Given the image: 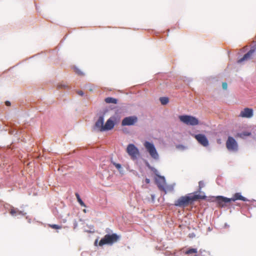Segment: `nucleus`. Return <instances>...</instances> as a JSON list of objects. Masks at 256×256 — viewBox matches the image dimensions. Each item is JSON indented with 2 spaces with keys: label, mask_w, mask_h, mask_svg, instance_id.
Instances as JSON below:
<instances>
[{
  "label": "nucleus",
  "mask_w": 256,
  "mask_h": 256,
  "mask_svg": "<svg viewBox=\"0 0 256 256\" xmlns=\"http://www.w3.org/2000/svg\"><path fill=\"white\" fill-rule=\"evenodd\" d=\"M76 72L78 74H82V73L80 70H78V69H76Z\"/></svg>",
  "instance_id": "obj_24"
},
{
  "label": "nucleus",
  "mask_w": 256,
  "mask_h": 256,
  "mask_svg": "<svg viewBox=\"0 0 256 256\" xmlns=\"http://www.w3.org/2000/svg\"><path fill=\"white\" fill-rule=\"evenodd\" d=\"M256 50V44H254L251 47L250 50L242 58L240 59L238 62L240 63L243 61H246L252 59Z\"/></svg>",
  "instance_id": "obj_10"
},
{
  "label": "nucleus",
  "mask_w": 256,
  "mask_h": 256,
  "mask_svg": "<svg viewBox=\"0 0 256 256\" xmlns=\"http://www.w3.org/2000/svg\"><path fill=\"white\" fill-rule=\"evenodd\" d=\"M226 147L230 152H236L238 150V144L232 136H228L226 142Z\"/></svg>",
  "instance_id": "obj_7"
},
{
  "label": "nucleus",
  "mask_w": 256,
  "mask_h": 256,
  "mask_svg": "<svg viewBox=\"0 0 256 256\" xmlns=\"http://www.w3.org/2000/svg\"><path fill=\"white\" fill-rule=\"evenodd\" d=\"M10 212L12 216H15L16 214H22V212L21 211H20L18 210L16 208H11Z\"/></svg>",
  "instance_id": "obj_17"
},
{
  "label": "nucleus",
  "mask_w": 256,
  "mask_h": 256,
  "mask_svg": "<svg viewBox=\"0 0 256 256\" xmlns=\"http://www.w3.org/2000/svg\"><path fill=\"white\" fill-rule=\"evenodd\" d=\"M120 236L116 234H106L100 240L98 244L101 246L104 244L111 245L118 241V240L120 239Z\"/></svg>",
  "instance_id": "obj_3"
},
{
  "label": "nucleus",
  "mask_w": 256,
  "mask_h": 256,
  "mask_svg": "<svg viewBox=\"0 0 256 256\" xmlns=\"http://www.w3.org/2000/svg\"><path fill=\"white\" fill-rule=\"evenodd\" d=\"M222 86L224 90H226L228 88L227 83L226 82H224L222 84Z\"/></svg>",
  "instance_id": "obj_21"
},
{
  "label": "nucleus",
  "mask_w": 256,
  "mask_h": 256,
  "mask_svg": "<svg viewBox=\"0 0 256 256\" xmlns=\"http://www.w3.org/2000/svg\"><path fill=\"white\" fill-rule=\"evenodd\" d=\"M216 201L220 207L225 206L226 204L231 201L234 202L236 200H241L244 202L248 201V199L242 196L240 193H236L232 198H229L222 196H218L216 198Z\"/></svg>",
  "instance_id": "obj_2"
},
{
  "label": "nucleus",
  "mask_w": 256,
  "mask_h": 256,
  "mask_svg": "<svg viewBox=\"0 0 256 256\" xmlns=\"http://www.w3.org/2000/svg\"><path fill=\"white\" fill-rule=\"evenodd\" d=\"M84 212H86V210H84Z\"/></svg>",
  "instance_id": "obj_30"
},
{
  "label": "nucleus",
  "mask_w": 256,
  "mask_h": 256,
  "mask_svg": "<svg viewBox=\"0 0 256 256\" xmlns=\"http://www.w3.org/2000/svg\"><path fill=\"white\" fill-rule=\"evenodd\" d=\"M200 198H202L199 195L188 194L180 197L175 201L174 204L176 206L186 207Z\"/></svg>",
  "instance_id": "obj_1"
},
{
  "label": "nucleus",
  "mask_w": 256,
  "mask_h": 256,
  "mask_svg": "<svg viewBox=\"0 0 256 256\" xmlns=\"http://www.w3.org/2000/svg\"><path fill=\"white\" fill-rule=\"evenodd\" d=\"M145 182H146V184H149V183L150 182V179H148V178H146L145 180Z\"/></svg>",
  "instance_id": "obj_26"
},
{
  "label": "nucleus",
  "mask_w": 256,
  "mask_h": 256,
  "mask_svg": "<svg viewBox=\"0 0 256 256\" xmlns=\"http://www.w3.org/2000/svg\"><path fill=\"white\" fill-rule=\"evenodd\" d=\"M78 94L80 96H82L84 95V92L82 90H79L78 92Z\"/></svg>",
  "instance_id": "obj_23"
},
{
  "label": "nucleus",
  "mask_w": 256,
  "mask_h": 256,
  "mask_svg": "<svg viewBox=\"0 0 256 256\" xmlns=\"http://www.w3.org/2000/svg\"><path fill=\"white\" fill-rule=\"evenodd\" d=\"M186 254H194V256H210V253L204 250H200L198 252L196 248H190L185 252Z\"/></svg>",
  "instance_id": "obj_8"
},
{
  "label": "nucleus",
  "mask_w": 256,
  "mask_h": 256,
  "mask_svg": "<svg viewBox=\"0 0 256 256\" xmlns=\"http://www.w3.org/2000/svg\"><path fill=\"white\" fill-rule=\"evenodd\" d=\"M160 100L163 105L166 104L169 102L168 98L167 97H161L160 98Z\"/></svg>",
  "instance_id": "obj_18"
},
{
  "label": "nucleus",
  "mask_w": 256,
  "mask_h": 256,
  "mask_svg": "<svg viewBox=\"0 0 256 256\" xmlns=\"http://www.w3.org/2000/svg\"><path fill=\"white\" fill-rule=\"evenodd\" d=\"M138 122L136 116H128L124 118L122 122V126L134 125Z\"/></svg>",
  "instance_id": "obj_11"
},
{
  "label": "nucleus",
  "mask_w": 256,
  "mask_h": 256,
  "mask_svg": "<svg viewBox=\"0 0 256 256\" xmlns=\"http://www.w3.org/2000/svg\"><path fill=\"white\" fill-rule=\"evenodd\" d=\"M114 123L111 118H109L104 125L103 130H109L112 129L114 127Z\"/></svg>",
  "instance_id": "obj_14"
},
{
  "label": "nucleus",
  "mask_w": 256,
  "mask_h": 256,
  "mask_svg": "<svg viewBox=\"0 0 256 256\" xmlns=\"http://www.w3.org/2000/svg\"><path fill=\"white\" fill-rule=\"evenodd\" d=\"M126 151L133 160L137 159L140 155L138 148L132 144H129L128 146Z\"/></svg>",
  "instance_id": "obj_6"
},
{
  "label": "nucleus",
  "mask_w": 256,
  "mask_h": 256,
  "mask_svg": "<svg viewBox=\"0 0 256 256\" xmlns=\"http://www.w3.org/2000/svg\"><path fill=\"white\" fill-rule=\"evenodd\" d=\"M114 164L116 168L118 170H120L122 168L121 165L120 164Z\"/></svg>",
  "instance_id": "obj_22"
},
{
  "label": "nucleus",
  "mask_w": 256,
  "mask_h": 256,
  "mask_svg": "<svg viewBox=\"0 0 256 256\" xmlns=\"http://www.w3.org/2000/svg\"><path fill=\"white\" fill-rule=\"evenodd\" d=\"M201 183H202V182H199L200 186V184H201Z\"/></svg>",
  "instance_id": "obj_29"
},
{
  "label": "nucleus",
  "mask_w": 256,
  "mask_h": 256,
  "mask_svg": "<svg viewBox=\"0 0 256 256\" xmlns=\"http://www.w3.org/2000/svg\"><path fill=\"white\" fill-rule=\"evenodd\" d=\"M104 101L107 104H116L118 102V100L112 97H108L104 99Z\"/></svg>",
  "instance_id": "obj_15"
},
{
  "label": "nucleus",
  "mask_w": 256,
  "mask_h": 256,
  "mask_svg": "<svg viewBox=\"0 0 256 256\" xmlns=\"http://www.w3.org/2000/svg\"><path fill=\"white\" fill-rule=\"evenodd\" d=\"M253 110L250 108H246L242 110L239 115L240 117L250 118L253 116Z\"/></svg>",
  "instance_id": "obj_12"
},
{
  "label": "nucleus",
  "mask_w": 256,
  "mask_h": 256,
  "mask_svg": "<svg viewBox=\"0 0 256 256\" xmlns=\"http://www.w3.org/2000/svg\"><path fill=\"white\" fill-rule=\"evenodd\" d=\"M58 88H62V87H65L66 86H64H64H62V85H61V84H58Z\"/></svg>",
  "instance_id": "obj_27"
},
{
  "label": "nucleus",
  "mask_w": 256,
  "mask_h": 256,
  "mask_svg": "<svg viewBox=\"0 0 256 256\" xmlns=\"http://www.w3.org/2000/svg\"><path fill=\"white\" fill-rule=\"evenodd\" d=\"M5 104H6V106H10V102H9V101H6V102H5Z\"/></svg>",
  "instance_id": "obj_25"
},
{
  "label": "nucleus",
  "mask_w": 256,
  "mask_h": 256,
  "mask_svg": "<svg viewBox=\"0 0 256 256\" xmlns=\"http://www.w3.org/2000/svg\"><path fill=\"white\" fill-rule=\"evenodd\" d=\"M157 184L158 188L160 190L164 192L165 193L166 192V186L165 182L164 181H163L162 183L158 182Z\"/></svg>",
  "instance_id": "obj_16"
},
{
  "label": "nucleus",
  "mask_w": 256,
  "mask_h": 256,
  "mask_svg": "<svg viewBox=\"0 0 256 256\" xmlns=\"http://www.w3.org/2000/svg\"><path fill=\"white\" fill-rule=\"evenodd\" d=\"M144 146L152 158L155 160L158 159V154L152 143L146 141L144 144Z\"/></svg>",
  "instance_id": "obj_5"
},
{
  "label": "nucleus",
  "mask_w": 256,
  "mask_h": 256,
  "mask_svg": "<svg viewBox=\"0 0 256 256\" xmlns=\"http://www.w3.org/2000/svg\"><path fill=\"white\" fill-rule=\"evenodd\" d=\"M179 119L182 122L187 125L196 126L199 123L198 119L192 116H179Z\"/></svg>",
  "instance_id": "obj_4"
},
{
  "label": "nucleus",
  "mask_w": 256,
  "mask_h": 256,
  "mask_svg": "<svg viewBox=\"0 0 256 256\" xmlns=\"http://www.w3.org/2000/svg\"><path fill=\"white\" fill-rule=\"evenodd\" d=\"M104 118L103 116H100L95 124V126L100 132H104L103 128L104 126Z\"/></svg>",
  "instance_id": "obj_13"
},
{
  "label": "nucleus",
  "mask_w": 256,
  "mask_h": 256,
  "mask_svg": "<svg viewBox=\"0 0 256 256\" xmlns=\"http://www.w3.org/2000/svg\"><path fill=\"white\" fill-rule=\"evenodd\" d=\"M244 136H248L250 135V132H246V133H245V134H244Z\"/></svg>",
  "instance_id": "obj_28"
},
{
  "label": "nucleus",
  "mask_w": 256,
  "mask_h": 256,
  "mask_svg": "<svg viewBox=\"0 0 256 256\" xmlns=\"http://www.w3.org/2000/svg\"><path fill=\"white\" fill-rule=\"evenodd\" d=\"M76 196L77 200H78V202H79V204H80V205L82 206L86 207V206L84 204V203L82 202V199L80 198V195L78 193H76Z\"/></svg>",
  "instance_id": "obj_19"
},
{
  "label": "nucleus",
  "mask_w": 256,
  "mask_h": 256,
  "mask_svg": "<svg viewBox=\"0 0 256 256\" xmlns=\"http://www.w3.org/2000/svg\"><path fill=\"white\" fill-rule=\"evenodd\" d=\"M50 226L52 228H54V229H60L62 228V226H58V224H50Z\"/></svg>",
  "instance_id": "obj_20"
},
{
  "label": "nucleus",
  "mask_w": 256,
  "mask_h": 256,
  "mask_svg": "<svg viewBox=\"0 0 256 256\" xmlns=\"http://www.w3.org/2000/svg\"><path fill=\"white\" fill-rule=\"evenodd\" d=\"M198 142L204 146H208L209 144L208 140L206 136L203 134H192Z\"/></svg>",
  "instance_id": "obj_9"
}]
</instances>
